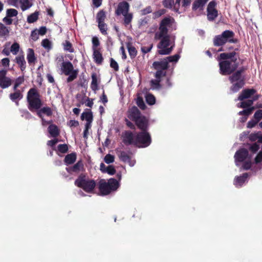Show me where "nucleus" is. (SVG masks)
Here are the masks:
<instances>
[{
	"label": "nucleus",
	"mask_w": 262,
	"mask_h": 262,
	"mask_svg": "<svg viewBox=\"0 0 262 262\" xmlns=\"http://www.w3.org/2000/svg\"><path fill=\"white\" fill-rule=\"evenodd\" d=\"M176 29V23L172 17H165L161 21L154 36L155 40H160L157 45L158 53L159 54L168 55L173 50L175 45V38L170 32Z\"/></svg>",
	"instance_id": "1"
},
{
	"label": "nucleus",
	"mask_w": 262,
	"mask_h": 262,
	"mask_svg": "<svg viewBox=\"0 0 262 262\" xmlns=\"http://www.w3.org/2000/svg\"><path fill=\"white\" fill-rule=\"evenodd\" d=\"M219 60L220 73L222 75H229L237 68V57L234 52L222 53Z\"/></svg>",
	"instance_id": "2"
},
{
	"label": "nucleus",
	"mask_w": 262,
	"mask_h": 262,
	"mask_svg": "<svg viewBox=\"0 0 262 262\" xmlns=\"http://www.w3.org/2000/svg\"><path fill=\"white\" fill-rule=\"evenodd\" d=\"M235 165H242L241 168L245 170L250 168L252 165V156L249 154L247 149L241 148L237 150L234 156Z\"/></svg>",
	"instance_id": "3"
},
{
	"label": "nucleus",
	"mask_w": 262,
	"mask_h": 262,
	"mask_svg": "<svg viewBox=\"0 0 262 262\" xmlns=\"http://www.w3.org/2000/svg\"><path fill=\"white\" fill-rule=\"evenodd\" d=\"M75 184L87 192H92L96 186L94 180L90 179L85 176L81 175L75 181Z\"/></svg>",
	"instance_id": "4"
},
{
	"label": "nucleus",
	"mask_w": 262,
	"mask_h": 262,
	"mask_svg": "<svg viewBox=\"0 0 262 262\" xmlns=\"http://www.w3.org/2000/svg\"><path fill=\"white\" fill-rule=\"evenodd\" d=\"M118 182L114 179H110L107 182L102 180L100 182L99 190L102 195H107L111 191H115L119 187Z\"/></svg>",
	"instance_id": "5"
},
{
	"label": "nucleus",
	"mask_w": 262,
	"mask_h": 262,
	"mask_svg": "<svg viewBox=\"0 0 262 262\" xmlns=\"http://www.w3.org/2000/svg\"><path fill=\"white\" fill-rule=\"evenodd\" d=\"M27 100L29 103L28 107L31 111L39 108L41 105L39 95L35 89H31L29 91L27 95Z\"/></svg>",
	"instance_id": "6"
},
{
	"label": "nucleus",
	"mask_w": 262,
	"mask_h": 262,
	"mask_svg": "<svg viewBox=\"0 0 262 262\" xmlns=\"http://www.w3.org/2000/svg\"><path fill=\"white\" fill-rule=\"evenodd\" d=\"M241 73V71H237L229 78L230 82L232 84L230 88V91L232 93L238 91L244 84Z\"/></svg>",
	"instance_id": "7"
},
{
	"label": "nucleus",
	"mask_w": 262,
	"mask_h": 262,
	"mask_svg": "<svg viewBox=\"0 0 262 262\" xmlns=\"http://www.w3.org/2000/svg\"><path fill=\"white\" fill-rule=\"evenodd\" d=\"M256 91L254 89H246L242 91L241 94L239 95L238 100L243 101L240 104H238L237 106L242 108L250 107L253 104V100L248 99L246 101H243L244 99H248L253 96Z\"/></svg>",
	"instance_id": "8"
},
{
	"label": "nucleus",
	"mask_w": 262,
	"mask_h": 262,
	"mask_svg": "<svg viewBox=\"0 0 262 262\" xmlns=\"http://www.w3.org/2000/svg\"><path fill=\"white\" fill-rule=\"evenodd\" d=\"M233 35L234 33L233 32L229 30L225 31L221 35H217L214 37V45L216 46H221L227 42H233Z\"/></svg>",
	"instance_id": "9"
},
{
	"label": "nucleus",
	"mask_w": 262,
	"mask_h": 262,
	"mask_svg": "<svg viewBox=\"0 0 262 262\" xmlns=\"http://www.w3.org/2000/svg\"><path fill=\"white\" fill-rule=\"evenodd\" d=\"M150 143V136L145 131H143L136 136V145L139 147H147Z\"/></svg>",
	"instance_id": "10"
},
{
	"label": "nucleus",
	"mask_w": 262,
	"mask_h": 262,
	"mask_svg": "<svg viewBox=\"0 0 262 262\" xmlns=\"http://www.w3.org/2000/svg\"><path fill=\"white\" fill-rule=\"evenodd\" d=\"M180 56L179 54H176L173 56H170L166 57V58L161 60L160 61L154 62L153 65L156 68H163L167 69L168 62H177L179 59Z\"/></svg>",
	"instance_id": "11"
},
{
	"label": "nucleus",
	"mask_w": 262,
	"mask_h": 262,
	"mask_svg": "<svg viewBox=\"0 0 262 262\" xmlns=\"http://www.w3.org/2000/svg\"><path fill=\"white\" fill-rule=\"evenodd\" d=\"M10 5L15 7L20 6L23 11L29 9L32 6V0H10Z\"/></svg>",
	"instance_id": "12"
},
{
	"label": "nucleus",
	"mask_w": 262,
	"mask_h": 262,
	"mask_svg": "<svg viewBox=\"0 0 262 262\" xmlns=\"http://www.w3.org/2000/svg\"><path fill=\"white\" fill-rule=\"evenodd\" d=\"M116 153L119 159L123 162L127 163L129 165L133 167L136 163L135 160H132L129 153L126 152L124 151L119 150L116 149Z\"/></svg>",
	"instance_id": "13"
},
{
	"label": "nucleus",
	"mask_w": 262,
	"mask_h": 262,
	"mask_svg": "<svg viewBox=\"0 0 262 262\" xmlns=\"http://www.w3.org/2000/svg\"><path fill=\"white\" fill-rule=\"evenodd\" d=\"M216 3L210 2L207 7V18L209 20H214L218 15V12L215 8Z\"/></svg>",
	"instance_id": "14"
},
{
	"label": "nucleus",
	"mask_w": 262,
	"mask_h": 262,
	"mask_svg": "<svg viewBox=\"0 0 262 262\" xmlns=\"http://www.w3.org/2000/svg\"><path fill=\"white\" fill-rule=\"evenodd\" d=\"M37 114L38 116L41 119L42 125L45 126L47 124H50L51 123L50 121H46L43 118L44 114L47 115V116H50L52 115V112L50 107H44L39 111H38Z\"/></svg>",
	"instance_id": "15"
},
{
	"label": "nucleus",
	"mask_w": 262,
	"mask_h": 262,
	"mask_svg": "<svg viewBox=\"0 0 262 262\" xmlns=\"http://www.w3.org/2000/svg\"><path fill=\"white\" fill-rule=\"evenodd\" d=\"M129 7V5L128 3L126 2H121L118 4L116 13L118 15L128 13Z\"/></svg>",
	"instance_id": "16"
},
{
	"label": "nucleus",
	"mask_w": 262,
	"mask_h": 262,
	"mask_svg": "<svg viewBox=\"0 0 262 262\" xmlns=\"http://www.w3.org/2000/svg\"><path fill=\"white\" fill-rule=\"evenodd\" d=\"M123 140L126 144L136 145V136H134L131 132H125L123 135Z\"/></svg>",
	"instance_id": "17"
},
{
	"label": "nucleus",
	"mask_w": 262,
	"mask_h": 262,
	"mask_svg": "<svg viewBox=\"0 0 262 262\" xmlns=\"http://www.w3.org/2000/svg\"><path fill=\"white\" fill-rule=\"evenodd\" d=\"M62 70L66 75H68L76 71V70H74L73 66L70 62H63L62 64Z\"/></svg>",
	"instance_id": "18"
},
{
	"label": "nucleus",
	"mask_w": 262,
	"mask_h": 262,
	"mask_svg": "<svg viewBox=\"0 0 262 262\" xmlns=\"http://www.w3.org/2000/svg\"><path fill=\"white\" fill-rule=\"evenodd\" d=\"M248 175L247 173H244L240 177H236L234 181V184L236 187H241L246 181Z\"/></svg>",
	"instance_id": "19"
},
{
	"label": "nucleus",
	"mask_w": 262,
	"mask_h": 262,
	"mask_svg": "<svg viewBox=\"0 0 262 262\" xmlns=\"http://www.w3.org/2000/svg\"><path fill=\"white\" fill-rule=\"evenodd\" d=\"M129 116L134 121H136L142 117L139 110L136 106H133L130 108L129 111Z\"/></svg>",
	"instance_id": "20"
},
{
	"label": "nucleus",
	"mask_w": 262,
	"mask_h": 262,
	"mask_svg": "<svg viewBox=\"0 0 262 262\" xmlns=\"http://www.w3.org/2000/svg\"><path fill=\"white\" fill-rule=\"evenodd\" d=\"M245 108L246 109H245L244 110L241 111L238 113V114L239 115L243 116L242 117L240 118V121L242 122H245L247 120L248 116L252 113L254 109V108L252 107H247Z\"/></svg>",
	"instance_id": "21"
},
{
	"label": "nucleus",
	"mask_w": 262,
	"mask_h": 262,
	"mask_svg": "<svg viewBox=\"0 0 262 262\" xmlns=\"http://www.w3.org/2000/svg\"><path fill=\"white\" fill-rule=\"evenodd\" d=\"M135 122L140 129L143 130V131L145 130L147 126V121L144 117H141L138 119L136 120Z\"/></svg>",
	"instance_id": "22"
},
{
	"label": "nucleus",
	"mask_w": 262,
	"mask_h": 262,
	"mask_svg": "<svg viewBox=\"0 0 262 262\" xmlns=\"http://www.w3.org/2000/svg\"><path fill=\"white\" fill-rule=\"evenodd\" d=\"M81 118L82 120L85 119L86 121L85 125H86L87 127L91 125V123L93 120V115L91 111L83 112L81 114Z\"/></svg>",
	"instance_id": "23"
},
{
	"label": "nucleus",
	"mask_w": 262,
	"mask_h": 262,
	"mask_svg": "<svg viewBox=\"0 0 262 262\" xmlns=\"http://www.w3.org/2000/svg\"><path fill=\"white\" fill-rule=\"evenodd\" d=\"M16 91L10 94V99L16 102L17 105H18V101L20 100L23 98V94L18 90H15Z\"/></svg>",
	"instance_id": "24"
},
{
	"label": "nucleus",
	"mask_w": 262,
	"mask_h": 262,
	"mask_svg": "<svg viewBox=\"0 0 262 262\" xmlns=\"http://www.w3.org/2000/svg\"><path fill=\"white\" fill-rule=\"evenodd\" d=\"M15 61L19 66L22 71H24L26 67V62L23 55H19L16 57Z\"/></svg>",
	"instance_id": "25"
},
{
	"label": "nucleus",
	"mask_w": 262,
	"mask_h": 262,
	"mask_svg": "<svg viewBox=\"0 0 262 262\" xmlns=\"http://www.w3.org/2000/svg\"><path fill=\"white\" fill-rule=\"evenodd\" d=\"M209 0H196L195 1L193 4V10H202L205 4Z\"/></svg>",
	"instance_id": "26"
},
{
	"label": "nucleus",
	"mask_w": 262,
	"mask_h": 262,
	"mask_svg": "<svg viewBox=\"0 0 262 262\" xmlns=\"http://www.w3.org/2000/svg\"><path fill=\"white\" fill-rule=\"evenodd\" d=\"M27 59L29 63H34L36 60L34 52L32 49H28L27 50Z\"/></svg>",
	"instance_id": "27"
},
{
	"label": "nucleus",
	"mask_w": 262,
	"mask_h": 262,
	"mask_svg": "<svg viewBox=\"0 0 262 262\" xmlns=\"http://www.w3.org/2000/svg\"><path fill=\"white\" fill-rule=\"evenodd\" d=\"M154 67L155 69H156L157 71L155 74V77L156 78V79L159 80L161 81V79L162 77L165 76L166 75V70L167 69H163V68H156L155 66H154Z\"/></svg>",
	"instance_id": "28"
},
{
	"label": "nucleus",
	"mask_w": 262,
	"mask_h": 262,
	"mask_svg": "<svg viewBox=\"0 0 262 262\" xmlns=\"http://www.w3.org/2000/svg\"><path fill=\"white\" fill-rule=\"evenodd\" d=\"M93 56L95 61L98 63H100L102 61V57L100 52L96 48H93Z\"/></svg>",
	"instance_id": "29"
},
{
	"label": "nucleus",
	"mask_w": 262,
	"mask_h": 262,
	"mask_svg": "<svg viewBox=\"0 0 262 262\" xmlns=\"http://www.w3.org/2000/svg\"><path fill=\"white\" fill-rule=\"evenodd\" d=\"M48 131L53 137H55L59 134V131L57 127L53 124H51L49 126Z\"/></svg>",
	"instance_id": "30"
},
{
	"label": "nucleus",
	"mask_w": 262,
	"mask_h": 262,
	"mask_svg": "<svg viewBox=\"0 0 262 262\" xmlns=\"http://www.w3.org/2000/svg\"><path fill=\"white\" fill-rule=\"evenodd\" d=\"M76 159V155L75 153H72L67 155L64 159V162L67 164L73 163Z\"/></svg>",
	"instance_id": "31"
},
{
	"label": "nucleus",
	"mask_w": 262,
	"mask_h": 262,
	"mask_svg": "<svg viewBox=\"0 0 262 262\" xmlns=\"http://www.w3.org/2000/svg\"><path fill=\"white\" fill-rule=\"evenodd\" d=\"M249 138L251 141L261 143L262 142V134L260 133L251 134L249 136Z\"/></svg>",
	"instance_id": "32"
},
{
	"label": "nucleus",
	"mask_w": 262,
	"mask_h": 262,
	"mask_svg": "<svg viewBox=\"0 0 262 262\" xmlns=\"http://www.w3.org/2000/svg\"><path fill=\"white\" fill-rule=\"evenodd\" d=\"M11 84V80L10 78L6 77L0 80V86L3 89L8 88Z\"/></svg>",
	"instance_id": "33"
},
{
	"label": "nucleus",
	"mask_w": 262,
	"mask_h": 262,
	"mask_svg": "<svg viewBox=\"0 0 262 262\" xmlns=\"http://www.w3.org/2000/svg\"><path fill=\"white\" fill-rule=\"evenodd\" d=\"M82 163L79 161L76 164H75L71 168H67V170L70 172L73 171L74 172H77L80 170L82 168Z\"/></svg>",
	"instance_id": "34"
},
{
	"label": "nucleus",
	"mask_w": 262,
	"mask_h": 262,
	"mask_svg": "<svg viewBox=\"0 0 262 262\" xmlns=\"http://www.w3.org/2000/svg\"><path fill=\"white\" fill-rule=\"evenodd\" d=\"M38 17V13L35 12L29 16L27 18V21L29 23H33L37 20Z\"/></svg>",
	"instance_id": "35"
},
{
	"label": "nucleus",
	"mask_w": 262,
	"mask_h": 262,
	"mask_svg": "<svg viewBox=\"0 0 262 262\" xmlns=\"http://www.w3.org/2000/svg\"><path fill=\"white\" fill-rule=\"evenodd\" d=\"M92 81L91 86L93 90L95 91L98 89L97 79L95 74H92Z\"/></svg>",
	"instance_id": "36"
},
{
	"label": "nucleus",
	"mask_w": 262,
	"mask_h": 262,
	"mask_svg": "<svg viewBox=\"0 0 262 262\" xmlns=\"http://www.w3.org/2000/svg\"><path fill=\"white\" fill-rule=\"evenodd\" d=\"M64 50L69 52L72 53L74 52V49L72 47V44L69 41L66 40L63 43Z\"/></svg>",
	"instance_id": "37"
},
{
	"label": "nucleus",
	"mask_w": 262,
	"mask_h": 262,
	"mask_svg": "<svg viewBox=\"0 0 262 262\" xmlns=\"http://www.w3.org/2000/svg\"><path fill=\"white\" fill-rule=\"evenodd\" d=\"M129 54L131 57H134L136 56L137 51L135 48L132 46L130 43H128L127 45Z\"/></svg>",
	"instance_id": "38"
},
{
	"label": "nucleus",
	"mask_w": 262,
	"mask_h": 262,
	"mask_svg": "<svg viewBox=\"0 0 262 262\" xmlns=\"http://www.w3.org/2000/svg\"><path fill=\"white\" fill-rule=\"evenodd\" d=\"M105 14L103 11H100L97 15V20L99 24L104 23Z\"/></svg>",
	"instance_id": "39"
},
{
	"label": "nucleus",
	"mask_w": 262,
	"mask_h": 262,
	"mask_svg": "<svg viewBox=\"0 0 262 262\" xmlns=\"http://www.w3.org/2000/svg\"><path fill=\"white\" fill-rule=\"evenodd\" d=\"M42 46L47 50H49L52 48L51 42L48 39H44L41 42Z\"/></svg>",
	"instance_id": "40"
},
{
	"label": "nucleus",
	"mask_w": 262,
	"mask_h": 262,
	"mask_svg": "<svg viewBox=\"0 0 262 262\" xmlns=\"http://www.w3.org/2000/svg\"><path fill=\"white\" fill-rule=\"evenodd\" d=\"M146 100L148 104L149 105H152L155 103V97L154 95L150 94H147L146 95Z\"/></svg>",
	"instance_id": "41"
},
{
	"label": "nucleus",
	"mask_w": 262,
	"mask_h": 262,
	"mask_svg": "<svg viewBox=\"0 0 262 262\" xmlns=\"http://www.w3.org/2000/svg\"><path fill=\"white\" fill-rule=\"evenodd\" d=\"M19 50V45L17 42H15L11 47L10 52L13 55H16L18 52Z\"/></svg>",
	"instance_id": "42"
},
{
	"label": "nucleus",
	"mask_w": 262,
	"mask_h": 262,
	"mask_svg": "<svg viewBox=\"0 0 262 262\" xmlns=\"http://www.w3.org/2000/svg\"><path fill=\"white\" fill-rule=\"evenodd\" d=\"M124 16V22L125 25H128L132 21L133 15L131 13H126L123 15Z\"/></svg>",
	"instance_id": "43"
},
{
	"label": "nucleus",
	"mask_w": 262,
	"mask_h": 262,
	"mask_svg": "<svg viewBox=\"0 0 262 262\" xmlns=\"http://www.w3.org/2000/svg\"><path fill=\"white\" fill-rule=\"evenodd\" d=\"M9 31L6 27L0 23V36H4L8 34Z\"/></svg>",
	"instance_id": "44"
},
{
	"label": "nucleus",
	"mask_w": 262,
	"mask_h": 262,
	"mask_svg": "<svg viewBox=\"0 0 262 262\" xmlns=\"http://www.w3.org/2000/svg\"><path fill=\"white\" fill-rule=\"evenodd\" d=\"M115 157L111 154H107L104 158V161L107 164L112 163L114 162Z\"/></svg>",
	"instance_id": "45"
},
{
	"label": "nucleus",
	"mask_w": 262,
	"mask_h": 262,
	"mask_svg": "<svg viewBox=\"0 0 262 262\" xmlns=\"http://www.w3.org/2000/svg\"><path fill=\"white\" fill-rule=\"evenodd\" d=\"M24 81V78L23 76H20L17 78L15 82V84L13 88L14 90H16L17 88L19 86V85L23 83Z\"/></svg>",
	"instance_id": "46"
},
{
	"label": "nucleus",
	"mask_w": 262,
	"mask_h": 262,
	"mask_svg": "<svg viewBox=\"0 0 262 262\" xmlns=\"http://www.w3.org/2000/svg\"><path fill=\"white\" fill-rule=\"evenodd\" d=\"M160 81L159 80H152L150 81L151 87L153 90L159 89L160 88V85L159 82Z\"/></svg>",
	"instance_id": "47"
},
{
	"label": "nucleus",
	"mask_w": 262,
	"mask_h": 262,
	"mask_svg": "<svg viewBox=\"0 0 262 262\" xmlns=\"http://www.w3.org/2000/svg\"><path fill=\"white\" fill-rule=\"evenodd\" d=\"M18 14V12L14 9H9L7 10V17H11L16 16Z\"/></svg>",
	"instance_id": "48"
},
{
	"label": "nucleus",
	"mask_w": 262,
	"mask_h": 262,
	"mask_svg": "<svg viewBox=\"0 0 262 262\" xmlns=\"http://www.w3.org/2000/svg\"><path fill=\"white\" fill-rule=\"evenodd\" d=\"M137 103L138 106L142 110L145 108V104L143 100V99L141 97H138L137 99Z\"/></svg>",
	"instance_id": "49"
},
{
	"label": "nucleus",
	"mask_w": 262,
	"mask_h": 262,
	"mask_svg": "<svg viewBox=\"0 0 262 262\" xmlns=\"http://www.w3.org/2000/svg\"><path fill=\"white\" fill-rule=\"evenodd\" d=\"M98 27H99L101 32L102 34H106L107 26H106V25L104 23L99 24Z\"/></svg>",
	"instance_id": "50"
},
{
	"label": "nucleus",
	"mask_w": 262,
	"mask_h": 262,
	"mask_svg": "<svg viewBox=\"0 0 262 262\" xmlns=\"http://www.w3.org/2000/svg\"><path fill=\"white\" fill-rule=\"evenodd\" d=\"M163 5L166 8H171L174 5V0H163Z\"/></svg>",
	"instance_id": "51"
},
{
	"label": "nucleus",
	"mask_w": 262,
	"mask_h": 262,
	"mask_svg": "<svg viewBox=\"0 0 262 262\" xmlns=\"http://www.w3.org/2000/svg\"><path fill=\"white\" fill-rule=\"evenodd\" d=\"M69 77L67 78V81L68 82L72 81L73 80H74L76 77L77 75V71L73 72L71 73L70 74H69Z\"/></svg>",
	"instance_id": "52"
},
{
	"label": "nucleus",
	"mask_w": 262,
	"mask_h": 262,
	"mask_svg": "<svg viewBox=\"0 0 262 262\" xmlns=\"http://www.w3.org/2000/svg\"><path fill=\"white\" fill-rule=\"evenodd\" d=\"M254 119L257 120V121H259L262 118V110H259L257 111L254 115Z\"/></svg>",
	"instance_id": "53"
},
{
	"label": "nucleus",
	"mask_w": 262,
	"mask_h": 262,
	"mask_svg": "<svg viewBox=\"0 0 262 262\" xmlns=\"http://www.w3.org/2000/svg\"><path fill=\"white\" fill-rule=\"evenodd\" d=\"M58 149L62 153H64L68 149V146L66 144H60L58 146Z\"/></svg>",
	"instance_id": "54"
},
{
	"label": "nucleus",
	"mask_w": 262,
	"mask_h": 262,
	"mask_svg": "<svg viewBox=\"0 0 262 262\" xmlns=\"http://www.w3.org/2000/svg\"><path fill=\"white\" fill-rule=\"evenodd\" d=\"M39 35V34H38V32H37V30H35L33 31L31 34V39H33L34 41H36L38 39Z\"/></svg>",
	"instance_id": "55"
},
{
	"label": "nucleus",
	"mask_w": 262,
	"mask_h": 262,
	"mask_svg": "<svg viewBox=\"0 0 262 262\" xmlns=\"http://www.w3.org/2000/svg\"><path fill=\"white\" fill-rule=\"evenodd\" d=\"M110 66L111 68L114 69L115 71H117L118 70L119 67L117 62L114 60L113 58L111 59V63Z\"/></svg>",
	"instance_id": "56"
},
{
	"label": "nucleus",
	"mask_w": 262,
	"mask_h": 262,
	"mask_svg": "<svg viewBox=\"0 0 262 262\" xmlns=\"http://www.w3.org/2000/svg\"><path fill=\"white\" fill-rule=\"evenodd\" d=\"M115 172L116 170L115 169L114 167L113 166H108L107 167V169L105 172L111 175H113L115 174Z\"/></svg>",
	"instance_id": "57"
},
{
	"label": "nucleus",
	"mask_w": 262,
	"mask_h": 262,
	"mask_svg": "<svg viewBox=\"0 0 262 262\" xmlns=\"http://www.w3.org/2000/svg\"><path fill=\"white\" fill-rule=\"evenodd\" d=\"M152 48V45L151 44L149 46L146 47L144 46L141 48V51L144 53H147L150 51Z\"/></svg>",
	"instance_id": "58"
},
{
	"label": "nucleus",
	"mask_w": 262,
	"mask_h": 262,
	"mask_svg": "<svg viewBox=\"0 0 262 262\" xmlns=\"http://www.w3.org/2000/svg\"><path fill=\"white\" fill-rule=\"evenodd\" d=\"M259 148V146L257 143L253 144L250 147V150L253 152V154L257 151Z\"/></svg>",
	"instance_id": "59"
},
{
	"label": "nucleus",
	"mask_w": 262,
	"mask_h": 262,
	"mask_svg": "<svg viewBox=\"0 0 262 262\" xmlns=\"http://www.w3.org/2000/svg\"><path fill=\"white\" fill-rule=\"evenodd\" d=\"M165 13V10L164 9H161L160 10L154 13V17L155 18H158L161 16L162 15L164 14Z\"/></svg>",
	"instance_id": "60"
},
{
	"label": "nucleus",
	"mask_w": 262,
	"mask_h": 262,
	"mask_svg": "<svg viewBox=\"0 0 262 262\" xmlns=\"http://www.w3.org/2000/svg\"><path fill=\"white\" fill-rule=\"evenodd\" d=\"M92 43H93V49L94 48L96 49V47L99 45V41L97 37H94L92 38Z\"/></svg>",
	"instance_id": "61"
},
{
	"label": "nucleus",
	"mask_w": 262,
	"mask_h": 262,
	"mask_svg": "<svg viewBox=\"0 0 262 262\" xmlns=\"http://www.w3.org/2000/svg\"><path fill=\"white\" fill-rule=\"evenodd\" d=\"M2 64L5 67L9 66L10 60L8 58H3L1 61Z\"/></svg>",
	"instance_id": "62"
},
{
	"label": "nucleus",
	"mask_w": 262,
	"mask_h": 262,
	"mask_svg": "<svg viewBox=\"0 0 262 262\" xmlns=\"http://www.w3.org/2000/svg\"><path fill=\"white\" fill-rule=\"evenodd\" d=\"M10 45V43H8V45L5 47L4 49L2 51V53L4 54L6 56H8L10 55V51L8 48V46Z\"/></svg>",
	"instance_id": "63"
},
{
	"label": "nucleus",
	"mask_w": 262,
	"mask_h": 262,
	"mask_svg": "<svg viewBox=\"0 0 262 262\" xmlns=\"http://www.w3.org/2000/svg\"><path fill=\"white\" fill-rule=\"evenodd\" d=\"M258 121H257V120H251L248 122L247 124V127L248 128H252L254 127L258 122Z\"/></svg>",
	"instance_id": "64"
}]
</instances>
